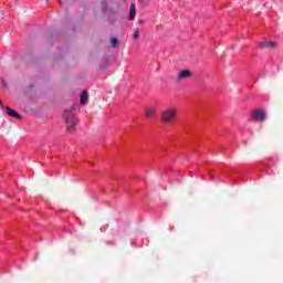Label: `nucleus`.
Instances as JSON below:
<instances>
[{"label":"nucleus","mask_w":283,"mask_h":283,"mask_svg":"<svg viewBox=\"0 0 283 283\" xmlns=\"http://www.w3.org/2000/svg\"><path fill=\"white\" fill-rule=\"evenodd\" d=\"M4 109H7L8 116H11L12 118H17L18 120H21V115L17 113V111L10 108L9 106H6Z\"/></svg>","instance_id":"obj_6"},{"label":"nucleus","mask_w":283,"mask_h":283,"mask_svg":"<svg viewBox=\"0 0 283 283\" xmlns=\"http://www.w3.org/2000/svg\"><path fill=\"white\" fill-rule=\"evenodd\" d=\"M156 116V108H147L145 113V118L151 119Z\"/></svg>","instance_id":"obj_8"},{"label":"nucleus","mask_w":283,"mask_h":283,"mask_svg":"<svg viewBox=\"0 0 283 283\" xmlns=\"http://www.w3.org/2000/svg\"><path fill=\"white\" fill-rule=\"evenodd\" d=\"M0 107H1V109H3V103H1V101H0Z\"/></svg>","instance_id":"obj_13"},{"label":"nucleus","mask_w":283,"mask_h":283,"mask_svg":"<svg viewBox=\"0 0 283 283\" xmlns=\"http://www.w3.org/2000/svg\"><path fill=\"white\" fill-rule=\"evenodd\" d=\"M138 25H145V20H138Z\"/></svg>","instance_id":"obj_12"},{"label":"nucleus","mask_w":283,"mask_h":283,"mask_svg":"<svg viewBox=\"0 0 283 283\" xmlns=\"http://www.w3.org/2000/svg\"><path fill=\"white\" fill-rule=\"evenodd\" d=\"M129 21H134L136 19V4L132 3L130 4V11L128 15Z\"/></svg>","instance_id":"obj_7"},{"label":"nucleus","mask_w":283,"mask_h":283,"mask_svg":"<svg viewBox=\"0 0 283 283\" xmlns=\"http://www.w3.org/2000/svg\"><path fill=\"white\" fill-rule=\"evenodd\" d=\"M75 109L76 106H74L71 111L64 112V117L66 120V132H76V125H78V119L74 118V116L72 115Z\"/></svg>","instance_id":"obj_2"},{"label":"nucleus","mask_w":283,"mask_h":283,"mask_svg":"<svg viewBox=\"0 0 283 283\" xmlns=\"http://www.w3.org/2000/svg\"><path fill=\"white\" fill-rule=\"evenodd\" d=\"M139 36H140V30H138V28H136V29L134 30V32H133V38H134V39H139Z\"/></svg>","instance_id":"obj_11"},{"label":"nucleus","mask_w":283,"mask_h":283,"mask_svg":"<svg viewBox=\"0 0 283 283\" xmlns=\"http://www.w3.org/2000/svg\"><path fill=\"white\" fill-rule=\"evenodd\" d=\"M178 116V109L176 107H166L160 112L159 120L161 125H174Z\"/></svg>","instance_id":"obj_1"},{"label":"nucleus","mask_w":283,"mask_h":283,"mask_svg":"<svg viewBox=\"0 0 283 283\" xmlns=\"http://www.w3.org/2000/svg\"><path fill=\"white\" fill-rule=\"evenodd\" d=\"M87 98H88L87 92L83 91L80 99L81 105H85V103H87Z\"/></svg>","instance_id":"obj_9"},{"label":"nucleus","mask_w":283,"mask_h":283,"mask_svg":"<svg viewBox=\"0 0 283 283\" xmlns=\"http://www.w3.org/2000/svg\"><path fill=\"white\" fill-rule=\"evenodd\" d=\"M111 45H112V48H118V39L112 38L111 39Z\"/></svg>","instance_id":"obj_10"},{"label":"nucleus","mask_w":283,"mask_h":283,"mask_svg":"<svg viewBox=\"0 0 283 283\" xmlns=\"http://www.w3.org/2000/svg\"><path fill=\"white\" fill-rule=\"evenodd\" d=\"M259 46L261 48V50H265V48L273 50L275 48H277V43L275 42H260Z\"/></svg>","instance_id":"obj_5"},{"label":"nucleus","mask_w":283,"mask_h":283,"mask_svg":"<svg viewBox=\"0 0 283 283\" xmlns=\"http://www.w3.org/2000/svg\"><path fill=\"white\" fill-rule=\"evenodd\" d=\"M251 118L255 123H264V120H266V112H264L262 109H254L251 113Z\"/></svg>","instance_id":"obj_3"},{"label":"nucleus","mask_w":283,"mask_h":283,"mask_svg":"<svg viewBox=\"0 0 283 283\" xmlns=\"http://www.w3.org/2000/svg\"><path fill=\"white\" fill-rule=\"evenodd\" d=\"M186 78H191V71L184 70L179 72L177 81H185Z\"/></svg>","instance_id":"obj_4"}]
</instances>
